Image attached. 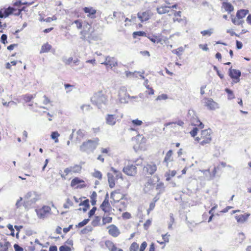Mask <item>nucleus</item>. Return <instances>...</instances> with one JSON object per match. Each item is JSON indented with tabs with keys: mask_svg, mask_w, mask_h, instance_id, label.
<instances>
[{
	"mask_svg": "<svg viewBox=\"0 0 251 251\" xmlns=\"http://www.w3.org/2000/svg\"><path fill=\"white\" fill-rule=\"evenodd\" d=\"M149 39L153 43H160L162 41V39L157 36H153L152 37H149Z\"/></svg>",
	"mask_w": 251,
	"mask_h": 251,
	"instance_id": "obj_48",
	"label": "nucleus"
},
{
	"mask_svg": "<svg viewBox=\"0 0 251 251\" xmlns=\"http://www.w3.org/2000/svg\"><path fill=\"white\" fill-rule=\"evenodd\" d=\"M228 75L234 83H236L239 82L240 77L241 75L240 70L230 68L228 70Z\"/></svg>",
	"mask_w": 251,
	"mask_h": 251,
	"instance_id": "obj_16",
	"label": "nucleus"
},
{
	"mask_svg": "<svg viewBox=\"0 0 251 251\" xmlns=\"http://www.w3.org/2000/svg\"><path fill=\"white\" fill-rule=\"evenodd\" d=\"M177 6V4H175L172 6H168L166 5H161L157 8V11L160 14H165L166 13L169 12V9L171 8H176Z\"/></svg>",
	"mask_w": 251,
	"mask_h": 251,
	"instance_id": "obj_25",
	"label": "nucleus"
},
{
	"mask_svg": "<svg viewBox=\"0 0 251 251\" xmlns=\"http://www.w3.org/2000/svg\"><path fill=\"white\" fill-rule=\"evenodd\" d=\"M100 217L99 216H96L95 219L93 221V225L94 226H98L100 225Z\"/></svg>",
	"mask_w": 251,
	"mask_h": 251,
	"instance_id": "obj_55",
	"label": "nucleus"
},
{
	"mask_svg": "<svg viewBox=\"0 0 251 251\" xmlns=\"http://www.w3.org/2000/svg\"><path fill=\"white\" fill-rule=\"evenodd\" d=\"M173 150H170L166 153L163 159V162L165 163L167 166H168L169 163L173 161Z\"/></svg>",
	"mask_w": 251,
	"mask_h": 251,
	"instance_id": "obj_26",
	"label": "nucleus"
},
{
	"mask_svg": "<svg viewBox=\"0 0 251 251\" xmlns=\"http://www.w3.org/2000/svg\"><path fill=\"white\" fill-rule=\"evenodd\" d=\"M100 139L96 137L93 139H89L80 146V150L82 152L92 151L94 150L99 144Z\"/></svg>",
	"mask_w": 251,
	"mask_h": 251,
	"instance_id": "obj_3",
	"label": "nucleus"
},
{
	"mask_svg": "<svg viewBox=\"0 0 251 251\" xmlns=\"http://www.w3.org/2000/svg\"><path fill=\"white\" fill-rule=\"evenodd\" d=\"M249 13V10L247 9H240L237 11L235 17L232 18V22L237 25H242L244 21L243 18Z\"/></svg>",
	"mask_w": 251,
	"mask_h": 251,
	"instance_id": "obj_8",
	"label": "nucleus"
},
{
	"mask_svg": "<svg viewBox=\"0 0 251 251\" xmlns=\"http://www.w3.org/2000/svg\"><path fill=\"white\" fill-rule=\"evenodd\" d=\"M139 248V246L138 244L135 242H134L131 244L129 247V251H138Z\"/></svg>",
	"mask_w": 251,
	"mask_h": 251,
	"instance_id": "obj_46",
	"label": "nucleus"
},
{
	"mask_svg": "<svg viewBox=\"0 0 251 251\" xmlns=\"http://www.w3.org/2000/svg\"><path fill=\"white\" fill-rule=\"evenodd\" d=\"M225 91L227 94V98L228 100H232L235 98V96L232 90L228 88H226Z\"/></svg>",
	"mask_w": 251,
	"mask_h": 251,
	"instance_id": "obj_44",
	"label": "nucleus"
},
{
	"mask_svg": "<svg viewBox=\"0 0 251 251\" xmlns=\"http://www.w3.org/2000/svg\"><path fill=\"white\" fill-rule=\"evenodd\" d=\"M64 62L66 65H71L73 63L75 65H77L79 62V60L78 58H76L74 59L73 58L71 57H69L67 59H66L64 61Z\"/></svg>",
	"mask_w": 251,
	"mask_h": 251,
	"instance_id": "obj_36",
	"label": "nucleus"
},
{
	"mask_svg": "<svg viewBox=\"0 0 251 251\" xmlns=\"http://www.w3.org/2000/svg\"><path fill=\"white\" fill-rule=\"evenodd\" d=\"M79 206H80V208L78 209L79 210H82L84 212H86L90 207L89 200L86 199L81 201L79 204Z\"/></svg>",
	"mask_w": 251,
	"mask_h": 251,
	"instance_id": "obj_29",
	"label": "nucleus"
},
{
	"mask_svg": "<svg viewBox=\"0 0 251 251\" xmlns=\"http://www.w3.org/2000/svg\"><path fill=\"white\" fill-rule=\"evenodd\" d=\"M72 174H79L82 170V167L80 165L75 164L73 166L70 167Z\"/></svg>",
	"mask_w": 251,
	"mask_h": 251,
	"instance_id": "obj_33",
	"label": "nucleus"
},
{
	"mask_svg": "<svg viewBox=\"0 0 251 251\" xmlns=\"http://www.w3.org/2000/svg\"><path fill=\"white\" fill-rule=\"evenodd\" d=\"M73 23L75 24L77 29H79L81 28L82 26V21L80 20H77L75 21Z\"/></svg>",
	"mask_w": 251,
	"mask_h": 251,
	"instance_id": "obj_57",
	"label": "nucleus"
},
{
	"mask_svg": "<svg viewBox=\"0 0 251 251\" xmlns=\"http://www.w3.org/2000/svg\"><path fill=\"white\" fill-rule=\"evenodd\" d=\"M89 221V220L88 219H85L83 220L82 222L79 223L78 225L76 226L78 227H81L84 226L85 225H86V224H87Z\"/></svg>",
	"mask_w": 251,
	"mask_h": 251,
	"instance_id": "obj_56",
	"label": "nucleus"
},
{
	"mask_svg": "<svg viewBox=\"0 0 251 251\" xmlns=\"http://www.w3.org/2000/svg\"><path fill=\"white\" fill-rule=\"evenodd\" d=\"M51 49V46L48 43H46L42 45L40 52L41 53L49 52Z\"/></svg>",
	"mask_w": 251,
	"mask_h": 251,
	"instance_id": "obj_37",
	"label": "nucleus"
},
{
	"mask_svg": "<svg viewBox=\"0 0 251 251\" xmlns=\"http://www.w3.org/2000/svg\"><path fill=\"white\" fill-rule=\"evenodd\" d=\"M1 42L4 44L7 43V35L6 34H2L1 36Z\"/></svg>",
	"mask_w": 251,
	"mask_h": 251,
	"instance_id": "obj_63",
	"label": "nucleus"
},
{
	"mask_svg": "<svg viewBox=\"0 0 251 251\" xmlns=\"http://www.w3.org/2000/svg\"><path fill=\"white\" fill-rule=\"evenodd\" d=\"M162 239L163 240V241H162V242L158 241V243H159L161 245H162V244H163L164 243L169 242V237H170V235L169 234H168V233H166V234H163L162 235Z\"/></svg>",
	"mask_w": 251,
	"mask_h": 251,
	"instance_id": "obj_45",
	"label": "nucleus"
},
{
	"mask_svg": "<svg viewBox=\"0 0 251 251\" xmlns=\"http://www.w3.org/2000/svg\"><path fill=\"white\" fill-rule=\"evenodd\" d=\"M3 242H0V251H9L11 245L6 238L3 239Z\"/></svg>",
	"mask_w": 251,
	"mask_h": 251,
	"instance_id": "obj_27",
	"label": "nucleus"
},
{
	"mask_svg": "<svg viewBox=\"0 0 251 251\" xmlns=\"http://www.w3.org/2000/svg\"><path fill=\"white\" fill-rule=\"evenodd\" d=\"M132 123L135 126H139L142 125L143 122L141 120L135 119L132 121Z\"/></svg>",
	"mask_w": 251,
	"mask_h": 251,
	"instance_id": "obj_59",
	"label": "nucleus"
},
{
	"mask_svg": "<svg viewBox=\"0 0 251 251\" xmlns=\"http://www.w3.org/2000/svg\"><path fill=\"white\" fill-rule=\"evenodd\" d=\"M213 135V133L210 128L201 129L200 133L194 137L195 141L200 146L207 147L211 143Z\"/></svg>",
	"mask_w": 251,
	"mask_h": 251,
	"instance_id": "obj_1",
	"label": "nucleus"
},
{
	"mask_svg": "<svg viewBox=\"0 0 251 251\" xmlns=\"http://www.w3.org/2000/svg\"><path fill=\"white\" fill-rule=\"evenodd\" d=\"M147 34L143 31H135L133 33L132 36L133 38L135 39L138 36H146Z\"/></svg>",
	"mask_w": 251,
	"mask_h": 251,
	"instance_id": "obj_41",
	"label": "nucleus"
},
{
	"mask_svg": "<svg viewBox=\"0 0 251 251\" xmlns=\"http://www.w3.org/2000/svg\"><path fill=\"white\" fill-rule=\"evenodd\" d=\"M133 148L137 152L146 149L147 139L143 135L138 134L133 139Z\"/></svg>",
	"mask_w": 251,
	"mask_h": 251,
	"instance_id": "obj_4",
	"label": "nucleus"
},
{
	"mask_svg": "<svg viewBox=\"0 0 251 251\" xmlns=\"http://www.w3.org/2000/svg\"><path fill=\"white\" fill-rule=\"evenodd\" d=\"M122 116L120 117L115 114H108L105 118L106 123L110 126H114L116 124L117 121L120 120Z\"/></svg>",
	"mask_w": 251,
	"mask_h": 251,
	"instance_id": "obj_19",
	"label": "nucleus"
},
{
	"mask_svg": "<svg viewBox=\"0 0 251 251\" xmlns=\"http://www.w3.org/2000/svg\"><path fill=\"white\" fill-rule=\"evenodd\" d=\"M97 196V193L96 192H94V191L92 193V194H91V195L90 196L91 204L93 205H94L96 204Z\"/></svg>",
	"mask_w": 251,
	"mask_h": 251,
	"instance_id": "obj_49",
	"label": "nucleus"
},
{
	"mask_svg": "<svg viewBox=\"0 0 251 251\" xmlns=\"http://www.w3.org/2000/svg\"><path fill=\"white\" fill-rule=\"evenodd\" d=\"M147 243L146 241L143 242L141 244L140 248H139V251H144L147 248Z\"/></svg>",
	"mask_w": 251,
	"mask_h": 251,
	"instance_id": "obj_60",
	"label": "nucleus"
},
{
	"mask_svg": "<svg viewBox=\"0 0 251 251\" xmlns=\"http://www.w3.org/2000/svg\"><path fill=\"white\" fill-rule=\"evenodd\" d=\"M74 250L73 242L71 240H68L64 245L59 248V251H73Z\"/></svg>",
	"mask_w": 251,
	"mask_h": 251,
	"instance_id": "obj_22",
	"label": "nucleus"
},
{
	"mask_svg": "<svg viewBox=\"0 0 251 251\" xmlns=\"http://www.w3.org/2000/svg\"><path fill=\"white\" fill-rule=\"evenodd\" d=\"M152 15V13L150 10H147L143 12L138 13L137 16L140 21L143 23L148 21Z\"/></svg>",
	"mask_w": 251,
	"mask_h": 251,
	"instance_id": "obj_21",
	"label": "nucleus"
},
{
	"mask_svg": "<svg viewBox=\"0 0 251 251\" xmlns=\"http://www.w3.org/2000/svg\"><path fill=\"white\" fill-rule=\"evenodd\" d=\"M250 216V213H245L243 214L235 215V219L238 224H243L247 221Z\"/></svg>",
	"mask_w": 251,
	"mask_h": 251,
	"instance_id": "obj_24",
	"label": "nucleus"
},
{
	"mask_svg": "<svg viewBox=\"0 0 251 251\" xmlns=\"http://www.w3.org/2000/svg\"><path fill=\"white\" fill-rule=\"evenodd\" d=\"M168 96L165 94H162L157 97L156 98V100H166L168 99Z\"/></svg>",
	"mask_w": 251,
	"mask_h": 251,
	"instance_id": "obj_54",
	"label": "nucleus"
},
{
	"mask_svg": "<svg viewBox=\"0 0 251 251\" xmlns=\"http://www.w3.org/2000/svg\"><path fill=\"white\" fill-rule=\"evenodd\" d=\"M60 134L57 131L52 132L50 135L51 138L54 141L55 143L59 142L58 137Z\"/></svg>",
	"mask_w": 251,
	"mask_h": 251,
	"instance_id": "obj_40",
	"label": "nucleus"
},
{
	"mask_svg": "<svg viewBox=\"0 0 251 251\" xmlns=\"http://www.w3.org/2000/svg\"><path fill=\"white\" fill-rule=\"evenodd\" d=\"M105 65L107 67H112L117 66V62L114 57L107 56L106 57L105 61L101 63Z\"/></svg>",
	"mask_w": 251,
	"mask_h": 251,
	"instance_id": "obj_23",
	"label": "nucleus"
},
{
	"mask_svg": "<svg viewBox=\"0 0 251 251\" xmlns=\"http://www.w3.org/2000/svg\"><path fill=\"white\" fill-rule=\"evenodd\" d=\"M157 171V166L155 163L151 162L145 165L142 169V173L144 176H152Z\"/></svg>",
	"mask_w": 251,
	"mask_h": 251,
	"instance_id": "obj_10",
	"label": "nucleus"
},
{
	"mask_svg": "<svg viewBox=\"0 0 251 251\" xmlns=\"http://www.w3.org/2000/svg\"><path fill=\"white\" fill-rule=\"evenodd\" d=\"M107 100V97L105 91L100 90L95 93L91 97V100L93 104L100 105L105 103Z\"/></svg>",
	"mask_w": 251,
	"mask_h": 251,
	"instance_id": "obj_5",
	"label": "nucleus"
},
{
	"mask_svg": "<svg viewBox=\"0 0 251 251\" xmlns=\"http://www.w3.org/2000/svg\"><path fill=\"white\" fill-rule=\"evenodd\" d=\"M151 225V220L150 219L147 220L144 224L143 227L145 230H148L149 227Z\"/></svg>",
	"mask_w": 251,
	"mask_h": 251,
	"instance_id": "obj_53",
	"label": "nucleus"
},
{
	"mask_svg": "<svg viewBox=\"0 0 251 251\" xmlns=\"http://www.w3.org/2000/svg\"><path fill=\"white\" fill-rule=\"evenodd\" d=\"M74 205L73 200L70 198H67L65 202L63 204V207L68 209Z\"/></svg>",
	"mask_w": 251,
	"mask_h": 251,
	"instance_id": "obj_38",
	"label": "nucleus"
},
{
	"mask_svg": "<svg viewBox=\"0 0 251 251\" xmlns=\"http://www.w3.org/2000/svg\"><path fill=\"white\" fill-rule=\"evenodd\" d=\"M35 211L37 217L40 219H44L51 214V209L50 206L43 205L38 207Z\"/></svg>",
	"mask_w": 251,
	"mask_h": 251,
	"instance_id": "obj_7",
	"label": "nucleus"
},
{
	"mask_svg": "<svg viewBox=\"0 0 251 251\" xmlns=\"http://www.w3.org/2000/svg\"><path fill=\"white\" fill-rule=\"evenodd\" d=\"M87 182L79 177L73 178L70 183V186L74 189H83L87 187Z\"/></svg>",
	"mask_w": 251,
	"mask_h": 251,
	"instance_id": "obj_9",
	"label": "nucleus"
},
{
	"mask_svg": "<svg viewBox=\"0 0 251 251\" xmlns=\"http://www.w3.org/2000/svg\"><path fill=\"white\" fill-rule=\"evenodd\" d=\"M126 196V194H124L122 190L119 189L114 190L110 194V198L113 200L114 203L124 199Z\"/></svg>",
	"mask_w": 251,
	"mask_h": 251,
	"instance_id": "obj_13",
	"label": "nucleus"
},
{
	"mask_svg": "<svg viewBox=\"0 0 251 251\" xmlns=\"http://www.w3.org/2000/svg\"><path fill=\"white\" fill-rule=\"evenodd\" d=\"M203 105L210 110H215L219 108V104L212 98H204L202 100Z\"/></svg>",
	"mask_w": 251,
	"mask_h": 251,
	"instance_id": "obj_11",
	"label": "nucleus"
},
{
	"mask_svg": "<svg viewBox=\"0 0 251 251\" xmlns=\"http://www.w3.org/2000/svg\"><path fill=\"white\" fill-rule=\"evenodd\" d=\"M192 126L194 127L189 132L190 134L192 137H195L200 129H202L204 127V124L197 117L193 118L191 120Z\"/></svg>",
	"mask_w": 251,
	"mask_h": 251,
	"instance_id": "obj_6",
	"label": "nucleus"
},
{
	"mask_svg": "<svg viewBox=\"0 0 251 251\" xmlns=\"http://www.w3.org/2000/svg\"><path fill=\"white\" fill-rule=\"evenodd\" d=\"M100 209L104 212V213L109 214L112 210V208L109 202L108 195H106L104 201L100 205Z\"/></svg>",
	"mask_w": 251,
	"mask_h": 251,
	"instance_id": "obj_17",
	"label": "nucleus"
},
{
	"mask_svg": "<svg viewBox=\"0 0 251 251\" xmlns=\"http://www.w3.org/2000/svg\"><path fill=\"white\" fill-rule=\"evenodd\" d=\"M64 174L61 175V176L62 178L65 179L66 176L68 175L69 174H72L70 168L68 167V168H66L64 170Z\"/></svg>",
	"mask_w": 251,
	"mask_h": 251,
	"instance_id": "obj_50",
	"label": "nucleus"
},
{
	"mask_svg": "<svg viewBox=\"0 0 251 251\" xmlns=\"http://www.w3.org/2000/svg\"><path fill=\"white\" fill-rule=\"evenodd\" d=\"M122 217L123 219H128L131 217V216L129 213L126 212L122 214Z\"/></svg>",
	"mask_w": 251,
	"mask_h": 251,
	"instance_id": "obj_62",
	"label": "nucleus"
},
{
	"mask_svg": "<svg viewBox=\"0 0 251 251\" xmlns=\"http://www.w3.org/2000/svg\"><path fill=\"white\" fill-rule=\"evenodd\" d=\"M123 172L127 176H134L137 173L136 165L133 163H128L123 168Z\"/></svg>",
	"mask_w": 251,
	"mask_h": 251,
	"instance_id": "obj_12",
	"label": "nucleus"
},
{
	"mask_svg": "<svg viewBox=\"0 0 251 251\" xmlns=\"http://www.w3.org/2000/svg\"><path fill=\"white\" fill-rule=\"evenodd\" d=\"M201 33L203 36H206V35L208 36H210L212 34V29H208V30H203V31H201Z\"/></svg>",
	"mask_w": 251,
	"mask_h": 251,
	"instance_id": "obj_52",
	"label": "nucleus"
},
{
	"mask_svg": "<svg viewBox=\"0 0 251 251\" xmlns=\"http://www.w3.org/2000/svg\"><path fill=\"white\" fill-rule=\"evenodd\" d=\"M101 154L97 157V159L102 163L104 161V158L107 156H111L112 155V150L110 147L101 148L100 149Z\"/></svg>",
	"mask_w": 251,
	"mask_h": 251,
	"instance_id": "obj_14",
	"label": "nucleus"
},
{
	"mask_svg": "<svg viewBox=\"0 0 251 251\" xmlns=\"http://www.w3.org/2000/svg\"><path fill=\"white\" fill-rule=\"evenodd\" d=\"M112 173H108L107 174L109 186L111 188H113L115 186V180L121 179L124 180V177L122 173L116 170L113 167L110 168Z\"/></svg>",
	"mask_w": 251,
	"mask_h": 251,
	"instance_id": "obj_2",
	"label": "nucleus"
},
{
	"mask_svg": "<svg viewBox=\"0 0 251 251\" xmlns=\"http://www.w3.org/2000/svg\"><path fill=\"white\" fill-rule=\"evenodd\" d=\"M5 18L8 16L10 14L13 13L14 9L13 8L9 7L6 9H2Z\"/></svg>",
	"mask_w": 251,
	"mask_h": 251,
	"instance_id": "obj_42",
	"label": "nucleus"
},
{
	"mask_svg": "<svg viewBox=\"0 0 251 251\" xmlns=\"http://www.w3.org/2000/svg\"><path fill=\"white\" fill-rule=\"evenodd\" d=\"M13 247L15 251H24V249L17 244H15Z\"/></svg>",
	"mask_w": 251,
	"mask_h": 251,
	"instance_id": "obj_61",
	"label": "nucleus"
},
{
	"mask_svg": "<svg viewBox=\"0 0 251 251\" xmlns=\"http://www.w3.org/2000/svg\"><path fill=\"white\" fill-rule=\"evenodd\" d=\"M83 11L85 13H87V17L91 18H95V14L96 13V10L93 7H85L83 8Z\"/></svg>",
	"mask_w": 251,
	"mask_h": 251,
	"instance_id": "obj_30",
	"label": "nucleus"
},
{
	"mask_svg": "<svg viewBox=\"0 0 251 251\" xmlns=\"http://www.w3.org/2000/svg\"><path fill=\"white\" fill-rule=\"evenodd\" d=\"M91 29L92 26L88 23L84 24L83 26V29L80 31L81 38L83 40H85L86 38H89L91 36Z\"/></svg>",
	"mask_w": 251,
	"mask_h": 251,
	"instance_id": "obj_15",
	"label": "nucleus"
},
{
	"mask_svg": "<svg viewBox=\"0 0 251 251\" xmlns=\"http://www.w3.org/2000/svg\"><path fill=\"white\" fill-rule=\"evenodd\" d=\"M108 234L113 237L116 238L121 234L120 230L115 225H110L107 227Z\"/></svg>",
	"mask_w": 251,
	"mask_h": 251,
	"instance_id": "obj_18",
	"label": "nucleus"
},
{
	"mask_svg": "<svg viewBox=\"0 0 251 251\" xmlns=\"http://www.w3.org/2000/svg\"><path fill=\"white\" fill-rule=\"evenodd\" d=\"M181 14V12L180 11L175 12L173 18V22L185 25L187 24L186 18L184 16L182 17Z\"/></svg>",
	"mask_w": 251,
	"mask_h": 251,
	"instance_id": "obj_20",
	"label": "nucleus"
},
{
	"mask_svg": "<svg viewBox=\"0 0 251 251\" xmlns=\"http://www.w3.org/2000/svg\"><path fill=\"white\" fill-rule=\"evenodd\" d=\"M113 218L109 216L104 215L102 218V225H105L107 224L111 223L112 222Z\"/></svg>",
	"mask_w": 251,
	"mask_h": 251,
	"instance_id": "obj_39",
	"label": "nucleus"
},
{
	"mask_svg": "<svg viewBox=\"0 0 251 251\" xmlns=\"http://www.w3.org/2000/svg\"><path fill=\"white\" fill-rule=\"evenodd\" d=\"M23 227V226H14V228L16 229L17 230V233H16V235H15V236H16V238L17 239H19V238H20V236H19V233H20V231L21 230V229Z\"/></svg>",
	"mask_w": 251,
	"mask_h": 251,
	"instance_id": "obj_51",
	"label": "nucleus"
},
{
	"mask_svg": "<svg viewBox=\"0 0 251 251\" xmlns=\"http://www.w3.org/2000/svg\"><path fill=\"white\" fill-rule=\"evenodd\" d=\"M110 251H123V250L121 249L117 248L114 245H113Z\"/></svg>",
	"mask_w": 251,
	"mask_h": 251,
	"instance_id": "obj_64",
	"label": "nucleus"
},
{
	"mask_svg": "<svg viewBox=\"0 0 251 251\" xmlns=\"http://www.w3.org/2000/svg\"><path fill=\"white\" fill-rule=\"evenodd\" d=\"M7 227L10 230V235H11L12 237H14L15 236V231H14V229L13 227V226L11 224H8L7 226Z\"/></svg>",
	"mask_w": 251,
	"mask_h": 251,
	"instance_id": "obj_58",
	"label": "nucleus"
},
{
	"mask_svg": "<svg viewBox=\"0 0 251 251\" xmlns=\"http://www.w3.org/2000/svg\"><path fill=\"white\" fill-rule=\"evenodd\" d=\"M159 177L157 175H154L148 179V184L150 185L155 184L159 180Z\"/></svg>",
	"mask_w": 251,
	"mask_h": 251,
	"instance_id": "obj_35",
	"label": "nucleus"
},
{
	"mask_svg": "<svg viewBox=\"0 0 251 251\" xmlns=\"http://www.w3.org/2000/svg\"><path fill=\"white\" fill-rule=\"evenodd\" d=\"M92 176L95 178H97L100 180L102 178V175L100 171L95 170L94 172L92 173Z\"/></svg>",
	"mask_w": 251,
	"mask_h": 251,
	"instance_id": "obj_47",
	"label": "nucleus"
},
{
	"mask_svg": "<svg viewBox=\"0 0 251 251\" xmlns=\"http://www.w3.org/2000/svg\"><path fill=\"white\" fill-rule=\"evenodd\" d=\"M222 7L228 13H231L234 10L233 6L229 2H224L222 3Z\"/></svg>",
	"mask_w": 251,
	"mask_h": 251,
	"instance_id": "obj_31",
	"label": "nucleus"
},
{
	"mask_svg": "<svg viewBox=\"0 0 251 251\" xmlns=\"http://www.w3.org/2000/svg\"><path fill=\"white\" fill-rule=\"evenodd\" d=\"M221 166H222L223 167H225L226 166V163L222 162L220 164H219L217 166H215L211 173H210L209 169H208L205 171H203V172L204 173L205 172H208L211 176L214 177L216 176L217 171L221 169Z\"/></svg>",
	"mask_w": 251,
	"mask_h": 251,
	"instance_id": "obj_28",
	"label": "nucleus"
},
{
	"mask_svg": "<svg viewBox=\"0 0 251 251\" xmlns=\"http://www.w3.org/2000/svg\"><path fill=\"white\" fill-rule=\"evenodd\" d=\"M176 174V171L175 170H169L165 174V177L166 180L167 181H170L171 178L175 176Z\"/></svg>",
	"mask_w": 251,
	"mask_h": 251,
	"instance_id": "obj_34",
	"label": "nucleus"
},
{
	"mask_svg": "<svg viewBox=\"0 0 251 251\" xmlns=\"http://www.w3.org/2000/svg\"><path fill=\"white\" fill-rule=\"evenodd\" d=\"M76 140L80 142L85 137V133L84 130L79 129L76 132Z\"/></svg>",
	"mask_w": 251,
	"mask_h": 251,
	"instance_id": "obj_32",
	"label": "nucleus"
},
{
	"mask_svg": "<svg viewBox=\"0 0 251 251\" xmlns=\"http://www.w3.org/2000/svg\"><path fill=\"white\" fill-rule=\"evenodd\" d=\"M157 199L154 198L153 200V201H152L150 204L149 206V208L147 210V214L149 215L151 211H152L155 207V202L157 201Z\"/></svg>",
	"mask_w": 251,
	"mask_h": 251,
	"instance_id": "obj_43",
	"label": "nucleus"
}]
</instances>
